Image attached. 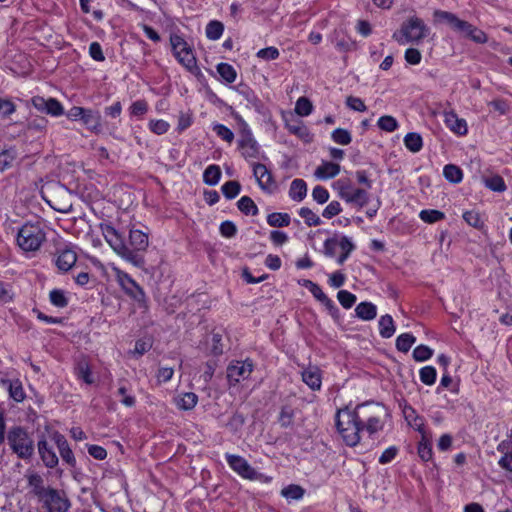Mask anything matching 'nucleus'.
I'll return each instance as SVG.
<instances>
[{"mask_svg":"<svg viewBox=\"0 0 512 512\" xmlns=\"http://www.w3.org/2000/svg\"><path fill=\"white\" fill-rule=\"evenodd\" d=\"M331 43L340 52L350 51L355 47V42L347 34H336Z\"/></svg>","mask_w":512,"mask_h":512,"instance_id":"obj_29","label":"nucleus"},{"mask_svg":"<svg viewBox=\"0 0 512 512\" xmlns=\"http://www.w3.org/2000/svg\"><path fill=\"white\" fill-rule=\"evenodd\" d=\"M286 128L291 134L297 136L305 143H309L313 140V135L311 134L309 128L300 120L287 122Z\"/></svg>","mask_w":512,"mask_h":512,"instance_id":"obj_23","label":"nucleus"},{"mask_svg":"<svg viewBox=\"0 0 512 512\" xmlns=\"http://www.w3.org/2000/svg\"><path fill=\"white\" fill-rule=\"evenodd\" d=\"M379 333L383 338H390L395 333L393 318L389 315H383L379 319Z\"/></svg>","mask_w":512,"mask_h":512,"instance_id":"obj_32","label":"nucleus"},{"mask_svg":"<svg viewBox=\"0 0 512 512\" xmlns=\"http://www.w3.org/2000/svg\"><path fill=\"white\" fill-rule=\"evenodd\" d=\"M415 341L416 338L411 333L400 334L396 339V348L401 352L407 353Z\"/></svg>","mask_w":512,"mask_h":512,"instance_id":"obj_42","label":"nucleus"},{"mask_svg":"<svg viewBox=\"0 0 512 512\" xmlns=\"http://www.w3.org/2000/svg\"><path fill=\"white\" fill-rule=\"evenodd\" d=\"M309 292L321 302L328 310L337 311L335 303L323 292L321 287L311 280H304L302 284Z\"/></svg>","mask_w":512,"mask_h":512,"instance_id":"obj_17","label":"nucleus"},{"mask_svg":"<svg viewBox=\"0 0 512 512\" xmlns=\"http://www.w3.org/2000/svg\"><path fill=\"white\" fill-rule=\"evenodd\" d=\"M76 261V253L69 248L59 250L55 258V264L62 272L69 271L76 264Z\"/></svg>","mask_w":512,"mask_h":512,"instance_id":"obj_18","label":"nucleus"},{"mask_svg":"<svg viewBox=\"0 0 512 512\" xmlns=\"http://www.w3.org/2000/svg\"><path fill=\"white\" fill-rule=\"evenodd\" d=\"M38 452L44 463L48 468H54L58 465V457L51 446L45 439L38 442Z\"/></svg>","mask_w":512,"mask_h":512,"instance_id":"obj_20","label":"nucleus"},{"mask_svg":"<svg viewBox=\"0 0 512 512\" xmlns=\"http://www.w3.org/2000/svg\"><path fill=\"white\" fill-rule=\"evenodd\" d=\"M445 125L455 134L463 136L468 132L466 120L459 118L456 113L450 111L444 114Z\"/></svg>","mask_w":512,"mask_h":512,"instance_id":"obj_19","label":"nucleus"},{"mask_svg":"<svg viewBox=\"0 0 512 512\" xmlns=\"http://www.w3.org/2000/svg\"><path fill=\"white\" fill-rule=\"evenodd\" d=\"M405 147L412 153L419 152L423 147V139L419 133H407L403 139Z\"/></svg>","mask_w":512,"mask_h":512,"instance_id":"obj_30","label":"nucleus"},{"mask_svg":"<svg viewBox=\"0 0 512 512\" xmlns=\"http://www.w3.org/2000/svg\"><path fill=\"white\" fill-rule=\"evenodd\" d=\"M302 381L313 391H318L322 386L321 370L317 366H308L302 373Z\"/></svg>","mask_w":512,"mask_h":512,"instance_id":"obj_16","label":"nucleus"},{"mask_svg":"<svg viewBox=\"0 0 512 512\" xmlns=\"http://www.w3.org/2000/svg\"><path fill=\"white\" fill-rule=\"evenodd\" d=\"M76 374L77 377L84 381L86 384H92L94 382L90 367L85 361L78 364L76 368Z\"/></svg>","mask_w":512,"mask_h":512,"instance_id":"obj_54","label":"nucleus"},{"mask_svg":"<svg viewBox=\"0 0 512 512\" xmlns=\"http://www.w3.org/2000/svg\"><path fill=\"white\" fill-rule=\"evenodd\" d=\"M353 187L354 186H352L348 179H338L333 184L334 190L337 191L338 196L342 200H345L346 196L348 195V193H350Z\"/></svg>","mask_w":512,"mask_h":512,"instance_id":"obj_53","label":"nucleus"},{"mask_svg":"<svg viewBox=\"0 0 512 512\" xmlns=\"http://www.w3.org/2000/svg\"><path fill=\"white\" fill-rule=\"evenodd\" d=\"M37 503L44 512H68L71 507L66 493L55 488H51Z\"/></svg>","mask_w":512,"mask_h":512,"instance_id":"obj_8","label":"nucleus"},{"mask_svg":"<svg viewBox=\"0 0 512 512\" xmlns=\"http://www.w3.org/2000/svg\"><path fill=\"white\" fill-rule=\"evenodd\" d=\"M337 299L345 309H350L356 302V296L347 290H340Z\"/></svg>","mask_w":512,"mask_h":512,"instance_id":"obj_57","label":"nucleus"},{"mask_svg":"<svg viewBox=\"0 0 512 512\" xmlns=\"http://www.w3.org/2000/svg\"><path fill=\"white\" fill-rule=\"evenodd\" d=\"M212 130L216 133V135L219 138L228 143H232V141L234 140V133L232 132V130L223 124H213Z\"/></svg>","mask_w":512,"mask_h":512,"instance_id":"obj_51","label":"nucleus"},{"mask_svg":"<svg viewBox=\"0 0 512 512\" xmlns=\"http://www.w3.org/2000/svg\"><path fill=\"white\" fill-rule=\"evenodd\" d=\"M257 57L266 61L275 60L279 57V51L276 47L273 46L263 48L257 52Z\"/></svg>","mask_w":512,"mask_h":512,"instance_id":"obj_64","label":"nucleus"},{"mask_svg":"<svg viewBox=\"0 0 512 512\" xmlns=\"http://www.w3.org/2000/svg\"><path fill=\"white\" fill-rule=\"evenodd\" d=\"M313 110L311 101L306 97H300L295 104V112L299 116H308Z\"/></svg>","mask_w":512,"mask_h":512,"instance_id":"obj_52","label":"nucleus"},{"mask_svg":"<svg viewBox=\"0 0 512 512\" xmlns=\"http://www.w3.org/2000/svg\"><path fill=\"white\" fill-rule=\"evenodd\" d=\"M369 199V193L366 189L353 187L344 201L360 209L368 204Z\"/></svg>","mask_w":512,"mask_h":512,"instance_id":"obj_22","label":"nucleus"},{"mask_svg":"<svg viewBox=\"0 0 512 512\" xmlns=\"http://www.w3.org/2000/svg\"><path fill=\"white\" fill-rule=\"evenodd\" d=\"M433 17L435 22L448 23L451 29L460 30L462 32H473L471 29V25L468 22L459 19L453 13L442 10H436L434 11Z\"/></svg>","mask_w":512,"mask_h":512,"instance_id":"obj_13","label":"nucleus"},{"mask_svg":"<svg viewBox=\"0 0 512 512\" xmlns=\"http://www.w3.org/2000/svg\"><path fill=\"white\" fill-rule=\"evenodd\" d=\"M237 147L241 156L246 161L250 162L266 158L261 146L253 136L249 125L245 121H242L241 124Z\"/></svg>","mask_w":512,"mask_h":512,"instance_id":"obj_6","label":"nucleus"},{"mask_svg":"<svg viewBox=\"0 0 512 512\" xmlns=\"http://www.w3.org/2000/svg\"><path fill=\"white\" fill-rule=\"evenodd\" d=\"M170 43L172 52L178 62L188 71L196 73L199 69L193 43L189 44L182 34H171Z\"/></svg>","mask_w":512,"mask_h":512,"instance_id":"obj_5","label":"nucleus"},{"mask_svg":"<svg viewBox=\"0 0 512 512\" xmlns=\"http://www.w3.org/2000/svg\"><path fill=\"white\" fill-rule=\"evenodd\" d=\"M443 175L447 181L455 184L460 183L463 178L462 170L454 164L445 165L443 168Z\"/></svg>","mask_w":512,"mask_h":512,"instance_id":"obj_35","label":"nucleus"},{"mask_svg":"<svg viewBox=\"0 0 512 512\" xmlns=\"http://www.w3.org/2000/svg\"><path fill=\"white\" fill-rule=\"evenodd\" d=\"M312 197L318 204H324L329 199V192L325 187L317 185L313 188Z\"/></svg>","mask_w":512,"mask_h":512,"instance_id":"obj_59","label":"nucleus"},{"mask_svg":"<svg viewBox=\"0 0 512 512\" xmlns=\"http://www.w3.org/2000/svg\"><path fill=\"white\" fill-rule=\"evenodd\" d=\"M254 369L250 359L232 361L227 367V379L230 384H237L249 378Z\"/></svg>","mask_w":512,"mask_h":512,"instance_id":"obj_10","label":"nucleus"},{"mask_svg":"<svg viewBox=\"0 0 512 512\" xmlns=\"http://www.w3.org/2000/svg\"><path fill=\"white\" fill-rule=\"evenodd\" d=\"M418 455L423 461H429L433 456L432 446L424 436L418 444Z\"/></svg>","mask_w":512,"mask_h":512,"instance_id":"obj_56","label":"nucleus"},{"mask_svg":"<svg viewBox=\"0 0 512 512\" xmlns=\"http://www.w3.org/2000/svg\"><path fill=\"white\" fill-rule=\"evenodd\" d=\"M463 219L468 225L477 229L482 228L484 225L480 213L476 210L465 211L463 213Z\"/></svg>","mask_w":512,"mask_h":512,"instance_id":"obj_45","label":"nucleus"},{"mask_svg":"<svg viewBox=\"0 0 512 512\" xmlns=\"http://www.w3.org/2000/svg\"><path fill=\"white\" fill-rule=\"evenodd\" d=\"M419 218L428 224L439 222L445 218V214L436 209H424L419 213Z\"/></svg>","mask_w":512,"mask_h":512,"instance_id":"obj_37","label":"nucleus"},{"mask_svg":"<svg viewBox=\"0 0 512 512\" xmlns=\"http://www.w3.org/2000/svg\"><path fill=\"white\" fill-rule=\"evenodd\" d=\"M346 105L350 109L358 112H364L367 109L364 101L361 98L354 96H349L346 98Z\"/></svg>","mask_w":512,"mask_h":512,"instance_id":"obj_63","label":"nucleus"},{"mask_svg":"<svg viewBox=\"0 0 512 512\" xmlns=\"http://www.w3.org/2000/svg\"><path fill=\"white\" fill-rule=\"evenodd\" d=\"M338 245L342 250V254L337 258V263L339 265H343L344 262L348 259L350 253L354 250L355 246L346 236L341 237Z\"/></svg>","mask_w":512,"mask_h":512,"instance_id":"obj_38","label":"nucleus"},{"mask_svg":"<svg viewBox=\"0 0 512 512\" xmlns=\"http://www.w3.org/2000/svg\"><path fill=\"white\" fill-rule=\"evenodd\" d=\"M295 411L290 405H283L281 407L278 422L283 428L292 426L294 421Z\"/></svg>","mask_w":512,"mask_h":512,"instance_id":"obj_36","label":"nucleus"},{"mask_svg":"<svg viewBox=\"0 0 512 512\" xmlns=\"http://www.w3.org/2000/svg\"><path fill=\"white\" fill-rule=\"evenodd\" d=\"M47 119L38 117L30 120L27 124V131L43 132L47 127Z\"/></svg>","mask_w":512,"mask_h":512,"instance_id":"obj_60","label":"nucleus"},{"mask_svg":"<svg viewBox=\"0 0 512 512\" xmlns=\"http://www.w3.org/2000/svg\"><path fill=\"white\" fill-rule=\"evenodd\" d=\"M346 276L342 271H335L329 275L328 284L333 288H340L345 284Z\"/></svg>","mask_w":512,"mask_h":512,"instance_id":"obj_62","label":"nucleus"},{"mask_svg":"<svg viewBox=\"0 0 512 512\" xmlns=\"http://www.w3.org/2000/svg\"><path fill=\"white\" fill-rule=\"evenodd\" d=\"M222 193L227 199H234L241 191L238 181H228L222 185Z\"/></svg>","mask_w":512,"mask_h":512,"instance_id":"obj_49","label":"nucleus"},{"mask_svg":"<svg viewBox=\"0 0 512 512\" xmlns=\"http://www.w3.org/2000/svg\"><path fill=\"white\" fill-rule=\"evenodd\" d=\"M485 186L495 192H503L506 190L504 179L498 175L485 179Z\"/></svg>","mask_w":512,"mask_h":512,"instance_id":"obj_55","label":"nucleus"},{"mask_svg":"<svg viewBox=\"0 0 512 512\" xmlns=\"http://www.w3.org/2000/svg\"><path fill=\"white\" fill-rule=\"evenodd\" d=\"M147 126L151 133L158 135V136L166 134L171 127V125L168 121H166L164 119H154V118H152L148 121Z\"/></svg>","mask_w":512,"mask_h":512,"instance_id":"obj_34","label":"nucleus"},{"mask_svg":"<svg viewBox=\"0 0 512 512\" xmlns=\"http://www.w3.org/2000/svg\"><path fill=\"white\" fill-rule=\"evenodd\" d=\"M10 449L20 459H30L34 454V442L26 429L21 426H13L7 434Z\"/></svg>","mask_w":512,"mask_h":512,"instance_id":"obj_4","label":"nucleus"},{"mask_svg":"<svg viewBox=\"0 0 512 512\" xmlns=\"http://www.w3.org/2000/svg\"><path fill=\"white\" fill-rule=\"evenodd\" d=\"M3 384L7 386L10 397L16 402H22L26 394L24 392L22 383L18 379L3 381Z\"/></svg>","mask_w":512,"mask_h":512,"instance_id":"obj_27","label":"nucleus"},{"mask_svg":"<svg viewBox=\"0 0 512 512\" xmlns=\"http://www.w3.org/2000/svg\"><path fill=\"white\" fill-rule=\"evenodd\" d=\"M342 211L341 204L338 201H331L323 210L322 216L327 219H331L334 216L340 214Z\"/></svg>","mask_w":512,"mask_h":512,"instance_id":"obj_61","label":"nucleus"},{"mask_svg":"<svg viewBox=\"0 0 512 512\" xmlns=\"http://www.w3.org/2000/svg\"><path fill=\"white\" fill-rule=\"evenodd\" d=\"M419 377L422 383L431 386L435 383L437 372L433 366H425L420 369Z\"/></svg>","mask_w":512,"mask_h":512,"instance_id":"obj_48","label":"nucleus"},{"mask_svg":"<svg viewBox=\"0 0 512 512\" xmlns=\"http://www.w3.org/2000/svg\"><path fill=\"white\" fill-rule=\"evenodd\" d=\"M299 215L301 218L304 219L306 225L309 227H314L321 224L320 217L317 214H315L310 208H300Z\"/></svg>","mask_w":512,"mask_h":512,"instance_id":"obj_46","label":"nucleus"},{"mask_svg":"<svg viewBox=\"0 0 512 512\" xmlns=\"http://www.w3.org/2000/svg\"><path fill=\"white\" fill-rule=\"evenodd\" d=\"M46 234L39 223H25L17 233V244L24 252H35L40 249Z\"/></svg>","mask_w":512,"mask_h":512,"instance_id":"obj_3","label":"nucleus"},{"mask_svg":"<svg viewBox=\"0 0 512 512\" xmlns=\"http://www.w3.org/2000/svg\"><path fill=\"white\" fill-rule=\"evenodd\" d=\"M217 72L221 78L227 83H233L236 80L237 73L234 67L228 63H219L217 65Z\"/></svg>","mask_w":512,"mask_h":512,"instance_id":"obj_40","label":"nucleus"},{"mask_svg":"<svg viewBox=\"0 0 512 512\" xmlns=\"http://www.w3.org/2000/svg\"><path fill=\"white\" fill-rule=\"evenodd\" d=\"M433 355V350L426 345H419L413 350V358L418 362H423L430 359Z\"/></svg>","mask_w":512,"mask_h":512,"instance_id":"obj_58","label":"nucleus"},{"mask_svg":"<svg viewBox=\"0 0 512 512\" xmlns=\"http://www.w3.org/2000/svg\"><path fill=\"white\" fill-rule=\"evenodd\" d=\"M290 221L291 218L288 213L273 212L267 216V223L271 227H287L289 226Z\"/></svg>","mask_w":512,"mask_h":512,"instance_id":"obj_33","label":"nucleus"},{"mask_svg":"<svg viewBox=\"0 0 512 512\" xmlns=\"http://www.w3.org/2000/svg\"><path fill=\"white\" fill-rule=\"evenodd\" d=\"M100 229L106 242L115 253L126 261L138 265L139 257L137 253L145 251L149 244L146 233L138 229H131L127 243L124 237L111 224L102 223Z\"/></svg>","mask_w":512,"mask_h":512,"instance_id":"obj_2","label":"nucleus"},{"mask_svg":"<svg viewBox=\"0 0 512 512\" xmlns=\"http://www.w3.org/2000/svg\"><path fill=\"white\" fill-rule=\"evenodd\" d=\"M383 407L373 402L357 405L354 409L345 407L336 414V427L343 441L348 446H356L361 439V432L373 435L384 427Z\"/></svg>","mask_w":512,"mask_h":512,"instance_id":"obj_1","label":"nucleus"},{"mask_svg":"<svg viewBox=\"0 0 512 512\" xmlns=\"http://www.w3.org/2000/svg\"><path fill=\"white\" fill-rule=\"evenodd\" d=\"M31 103L35 109L44 112L53 117H59L64 114L63 105L55 98H44L42 96H34Z\"/></svg>","mask_w":512,"mask_h":512,"instance_id":"obj_11","label":"nucleus"},{"mask_svg":"<svg viewBox=\"0 0 512 512\" xmlns=\"http://www.w3.org/2000/svg\"><path fill=\"white\" fill-rule=\"evenodd\" d=\"M377 126L385 132H394L398 129L399 124L396 118L390 115L381 116L377 121Z\"/></svg>","mask_w":512,"mask_h":512,"instance_id":"obj_44","label":"nucleus"},{"mask_svg":"<svg viewBox=\"0 0 512 512\" xmlns=\"http://www.w3.org/2000/svg\"><path fill=\"white\" fill-rule=\"evenodd\" d=\"M81 121L91 132L96 134L102 132L101 115L99 111L86 109V112Z\"/></svg>","mask_w":512,"mask_h":512,"instance_id":"obj_24","label":"nucleus"},{"mask_svg":"<svg viewBox=\"0 0 512 512\" xmlns=\"http://www.w3.org/2000/svg\"><path fill=\"white\" fill-rule=\"evenodd\" d=\"M253 175L259 187L264 191H271L274 188V181L271 172L264 164L253 163Z\"/></svg>","mask_w":512,"mask_h":512,"instance_id":"obj_15","label":"nucleus"},{"mask_svg":"<svg viewBox=\"0 0 512 512\" xmlns=\"http://www.w3.org/2000/svg\"><path fill=\"white\" fill-rule=\"evenodd\" d=\"M175 402L179 409L185 411L191 410L196 406L198 402V396L193 392H187L177 396Z\"/></svg>","mask_w":512,"mask_h":512,"instance_id":"obj_28","label":"nucleus"},{"mask_svg":"<svg viewBox=\"0 0 512 512\" xmlns=\"http://www.w3.org/2000/svg\"><path fill=\"white\" fill-rule=\"evenodd\" d=\"M225 459L229 467L240 477L243 479L256 481V480H264L265 482H269L271 478L264 476L262 473L257 472L248 461L236 454H225Z\"/></svg>","mask_w":512,"mask_h":512,"instance_id":"obj_7","label":"nucleus"},{"mask_svg":"<svg viewBox=\"0 0 512 512\" xmlns=\"http://www.w3.org/2000/svg\"><path fill=\"white\" fill-rule=\"evenodd\" d=\"M49 300L52 305L58 308H64L68 305V298L63 290L53 289L49 293Z\"/></svg>","mask_w":512,"mask_h":512,"instance_id":"obj_47","label":"nucleus"},{"mask_svg":"<svg viewBox=\"0 0 512 512\" xmlns=\"http://www.w3.org/2000/svg\"><path fill=\"white\" fill-rule=\"evenodd\" d=\"M221 178V170L218 165H209L203 173V182L209 186H215Z\"/></svg>","mask_w":512,"mask_h":512,"instance_id":"obj_31","label":"nucleus"},{"mask_svg":"<svg viewBox=\"0 0 512 512\" xmlns=\"http://www.w3.org/2000/svg\"><path fill=\"white\" fill-rule=\"evenodd\" d=\"M340 170L341 167L339 164L330 161H324L316 168L314 175L320 180H328L336 177L340 173Z\"/></svg>","mask_w":512,"mask_h":512,"instance_id":"obj_21","label":"nucleus"},{"mask_svg":"<svg viewBox=\"0 0 512 512\" xmlns=\"http://www.w3.org/2000/svg\"><path fill=\"white\" fill-rule=\"evenodd\" d=\"M51 439L56 444L62 460L69 466L74 467L76 459L65 436L55 431L51 434Z\"/></svg>","mask_w":512,"mask_h":512,"instance_id":"obj_14","label":"nucleus"},{"mask_svg":"<svg viewBox=\"0 0 512 512\" xmlns=\"http://www.w3.org/2000/svg\"><path fill=\"white\" fill-rule=\"evenodd\" d=\"M289 197L296 202H301L307 195V184L303 179H294L289 187Z\"/></svg>","mask_w":512,"mask_h":512,"instance_id":"obj_25","label":"nucleus"},{"mask_svg":"<svg viewBox=\"0 0 512 512\" xmlns=\"http://www.w3.org/2000/svg\"><path fill=\"white\" fill-rule=\"evenodd\" d=\"M332 140L340 145H349L352 141L350 132L346 129L337 128L331 134Z\"/></svg>","mask_w":512,"mask_h":512,"instance_id":"obj_50","label":"nucleus"},{"mask_svg":"<svg viewBox=\"0 0 512 512\" xmlns=\"http://www.w3.org/2000/svg\"><path fill=\"white\" fill-rule=\"evenodd\" d=\"M112 271L124 292L139 304H143L145 302V293L136 281L116 266H112Z\"/></svg>","mask_w":512,"mask_h":512,"instance_id":"obj_9","label":"nucleus"},{"mask_svg":"<svg viewBox=\"0 0 512 512\" xmlns=\"http://www.w3.org/2000/svg\"><path fill=\"white\" fill-rule=\"evenodd\" d=\"M237 206L238 209L246 215L254 216L257 215L259 211L254 201L248 196L241 197L237 202Z\"/></svg>","mask_w":512,"mask_h":512,"instance_id":"obj_39","label":"nucleus"},{"mask_svg":"<svg viewBox=\"0 0 512 512\" xmlns=\"http://www.w3.org/2000/svg\"><path fill=\"white\" fill-rule=\"evenodd\" d=\"M149 110V105L146 100H136L128 108L131 117H143Z\"/></svg>","mask_w":512,"mask_h":512,"instance_id":"obj_43","label":"nucleus"},{"mask_svg":"<svg viewBox=\"0 0 512 512\" xmlns=\"http://www.w3.org/2000/svg\"><path fill=\"white\" fill-rule=\"evenodd\" d=\"M305 490L295 484L288 485L281 490V495L287 500H300L304 496Z\"/></svg>","mask_w":512,"mask_h":512,"instance_id":"obj_41","label":"nucleus"},{"mask_svg":"<svg viewBox=\"0 0 512 512\" xmlns=\"http://www.w3.org/2000/svg\"><path fill=\"white\" fill-rule=\"evenodd\" d=\"M25 478L27 480L29 494L36 498L37 502L52 488L46 486L43 477L34 471H27Z\"/></svg>","mask_w":512,"mask_h":512,"instance_id":"obj_12","label":"nucleus"},{"mask_svg":"<svg viewBox=\"0 0 512 512\" xmlns=\"http://www.w3.org/2000/svg\"><path fill=\"white\" fill-rule=\"evenodd\" d=\"M355 313L361 320L370 321L376 317L377 308L371 302H361L356 306Z\"/></svg>","mask_w":512,"mask_h":512,"instance_id":"obj_26","label":"nucleus"}]
</instances>
